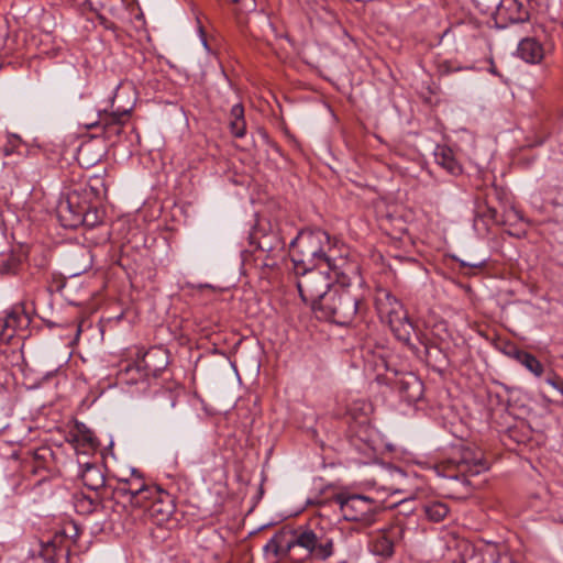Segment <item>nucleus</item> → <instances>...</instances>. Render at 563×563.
I'll use <instances>...</instances> for the list:
<instances>
[{
    "label": "nucleus",
    "instance_id": "f257e3e1",
    "mask_svg": "<svg viewBox=\"0 0 563 563\" xmlns=\"http://www.w3.org/2000/svg\"><path fill=\"white\" fill-rule=\"evenodd\" d=\"M269 563L287 559L290 563L324 562L334 554L332 536L320 527L283 528L263 547Z\"/></svg>",
    "mask_w": 563,
    "mask_h": 563
},
{
    "label": "nucleus",
    "instance_id": "f03ea898",
    "mask_svg": "<svg viewBox=\"0 0 563 563\" xmlns=\"http://www.w3.org/2000/svg\"><path fill=\"white\" fill-rule=\"evenodd\" d=\"M290 257L294 269H310L324 266L333 274L344 269L353 262L347 261L338 245V241L321 229H307L298 233L290 244Z\"/></svg>",
    "mask_w": 563,
    "mask_h": 563
},
{
    "label": "nucleus",
    "instance_id": "7ed1b4c3",
    "mask_svg": "<svg viewBox=\"0 0 563 563\" xmlns=\"http://www.w3.org/2000/svg\"><path fill=\"white\" fill-rule=\"evenodd\" d=\"M338 288L321 300L317 309L320 318L328 319L340 325L350 324L361 310V302L365 297L364 282L357 264L347 265L334 274Z\"/></svg>",
    "mask_w": 563,
    "mask_h": 563
},
{
    "label": "nucleus",
    "instance_id": "20e7f679",
    "mask_svg": "<svg viewBox=\"0 0 563 563\" xmlns=\"http://www.w3.org/2000/svg\"><path fill=\"white\" fill-rule=\"evenodd\" d=\"M375 306L382 322L387 323L395 338L410 345L413 324L408 318L402 303L387 290H378Z\"/></svg>",
    "mask_w": 563,
    "mask_h": 563
},
{
    "label": "nucleus",
    "instance_id": "39448f33",
    "mask_svg": "<svg viewBox=\"0 0 563 563\" xmlns=\"http://www.w3.org/2000/svg\"><path fill=\"white\" fill-rule=\"evenodd\" d=\"M375 306L382 322L387 323L395 338L410 345L413 324L408 318L402 303L387 290H378Z\"/></svg>",
    "mask_w": 563,
    "mask_h": 563
},
{
    "label": "nucleus",
    "instance_id": "423d86ee",
    "mask_svg": "<svg viewBox=\"0 0 563 563\" xmlns=\"http://www.w3.org/2000/svg\"><path fill=\"white\" fill-rule=\"evenodd\" d=\"M297 275V288L301 299L309 303L316 312L321 300H324L332 291L331 285L336 278L329 268L322 271L317 268L295 269Z\"/></svg>",
    "mask_w": 563,
    "mask_h": 563
},
{
    "label": "nucleus",
    "instance_id": "0eeeda50",
    "mask_svg": "<svg viewBox=\"0 0 563 563\" xmlns=\"http://www.w3.org/2000/svg\"><path fill=\"white\" fill-rule=\"evenodd\" d=\"M406 528L401 522H396L376 530L371 534L369 549L382 558H390L395 549L399 547L404 540Z\"/></svg>",
    "mask_w": 563,
    "mask_h": 563
},
{
    "label": "nucleus",
    "instance_id": "6e6552de",
    "mask_svg": "<svg viewBox=\"0 0 563 563\" xmlns=\"http://www.w3.org/2000/svg\"><path fill=\"white\" fill-rule=\"evenodd\" d=\"M335 503L340 506L342 516L347 521H363L374 511V500L365 495L341 493Z\"/></svg>",
    "mask_w": 563,
    "mask_h": 563
},
{
    "label": "nucleus",
    "instance_id": "1a4fd4ad",
    "mask_svg": "<svg viewBox=\"0 0 563 563\" xmlns=\"http://www.w3.org/2000/svg\"><path fill=\"white\" fill-rule=\"evenodd\" d=\"M139 508H143L146 516L157 526L169 522L175 511L172 496L161 487Z\"/></svg>",
    "mask_w": 563,
    "mask_h": 563
},
{
    "label": "nucleus",
    "instance_id": "9d476101",
    "mask_svg": "<svg viewBox=\"0 0 563 563\" xmlns=\"http://www.w3.org/2000/svg\"><path fill=\"white\" fill-rule=\"evenodd\" d=\"M159 486L146 484L143 477H124L119 479L117 493L129 497L130 504L139 508L147 501Z\"/></svg>",
    "mask_w": 563,
    "mask_h": 563
},
{
    "label": "nucleus",
    "instance_id": "9b49d317",
    "mask_svg": "<svg viewBox=\"0 0 563 563\" xmlns=\"http://www.w3.org/2000/svg\"><path fill=\"white\" fill-rule=\"evenodd\" d=\"M57 216L63 227L77 228L80 224L91 225L89 221L90 213L85 205L78 203V197L68 196L65 200H60L57 206Z\"/></svg>",
    "mask_w": 563,
    "mask_h": 563
},
{
    "label": "nucleus",
    "instance_id": "f8f14e48",
    "mask_svg": "<svg viewBox=\"0 0 563 563\" xmlns=\"http://www.w3.org/2000/svg\"><path fill=\"white\" fill-rule=\"evenodd\" d=\"M29 324L27 317L19 311L7 312L0 317V342L9 343L19 329Z\"/></svg>",
    "mask_w": 563,
    "mask_h": 563
},
{
    "label": "nucleus",
    "instance_id": "ddd939ff",
    "mask_svg": "<svg viewBox=\"0 0 563 563\" xmlns=\"http://www.w3.org/2000/svg\"><path fill=\"white\" fill-rule=\"evenodd\" d=\"M64 532H56L53 538L40 541L37 549L33 550V555L42 558L44 563H56L57 556L64 550Z\"/></svg>",
    "mask_w": 563,
    "mask_h": 563
},
{
    "label": "nucleus",
    "instance_id": "4468645a",
    "mask_svg": "<svg viewBox=\"0 0 563 563\" xmlns=\"http://www.w3.org/2000/svg\"><path fill=\"white\" fill-rule=\"evenodd\" d=\"M397 385L400 397L409 404L420 400L423 395V384L413 374L402 376Z\"/></svg>",
    "mask_w": 563,
    "mask_h": 563
},
{
    "label": "nucleus",
    "instance_id": "2eb2a0df",
    "mask_svg": "<svg viewBox=\"0 0 563 563\" xmlns=\"http://www.w3.org/2000/svg\"><path fill=\"white\" fill-rule=\"evenodd\" d=\"M517 54L528 64H539L544 58V47L534 37H526L519 42Z\"/></svg>",
    "mask_w": 563,
    "mask_h": 563
},
{
    "label": "nucleus",
    "instance_id": "dca6fc26",
    "mask_svg": "<svg viewBox=\"0 0 563 563\" xmlns=\"http://www.w3.org/2000/svg\"><path fill=\"white\" fill-rule=\"evenodd\" d=\"M435 163L449 174L457 176L462 173V166L456 161L453 151L446 146H437L434 151Z\"/></svg>",
    "mask_w": 563,
    "mask_h": 563
},
{
    "label": "nucleus",
    "instance_id": "f3484780",
    "mask_svg": "<svg viewBox=\"0 0 563 563\" xmlns=\"http://www.w3.org/2000/svg\"><path fill=\"white\" fill-rule=\"evenodd\" d=\"M79 476L89 489L97 490L104 485V476L96 464L86 463L80 465Z\"/></svg>",
    "mask_w": 563,
    "mask_h": 563
},
{
    "label": "nucleus",
    "instance_id": "a211bd4d",
    "mask_svg": "<svg viewBox=\"0 0 563 563\" xmlns=\"http://www.w3.org/2000/svg\"><path fill=\"white\" fill-rule=\"evenodd\" d=\"M230 130L235 137H243L245 135L246 124L244 119V108L240 103L234 104L231 108Z\"/></svg>",
    "mask_w": 563,
    "mask_h": 563
},
{
    "label": "nucleus",
    "instance_id": "6ab92c4d",
    "mask_svg": "<svg viewBox=\"0 0 563 563\" xmlns=\"http://www.w3.org/2000/svg\"><path fill=\"white\" fill-rule=\"evenodd\" d=\"M427 518L433 522H440L449 514V507L441 501L428 503L423 506Z\"/></svg>",
    "mask_w": 563,
    "mask_h": 563
},
{
    "label": "nucleus",
    "instance_id": "aec40b11",
    "mask_svg": "<svg viewBox=\"0 0 563 563\" xmlns=\"http://www.w3.org/2000/svg\"><path fill=\"white\" fill-rule=\"evenodd\" d=\"M520 364L525 366L534 376L540 377L543 373V365L531 353L519 354Z\"/></svg>",
    "mask_w": 563,
    "mask_h": 563
},
{
    "label": "nucleus",
    "instance_id": "412c9836",
    "mask_svg": "<svg viewBox=\"0 0 563 563\" xmlns=\"http://www.w3.org/2000/svg\"><path fill=\"white\" fill-rule=\"evenodd\" d=\"M346 411L354 419H356L361 416H366L371 411V405L363 399H358L353 404L347 405Z\"/></svg>",
    "mask_w": 563,
    "mask_h": 563
},
{
    "label": "nucleus",
    "instance_id": "4be33fe9",
    "mask_svg": "<svg viewBox=\"0 0 563 563\" xmlns=\"http://www.w3.org/2000/svg\"><path fill=\"white\" fill-rule=\"evenodd\" d=\"M131 109L115 110L110 113L109 117L106 118L107 124H123L125 118L129 117Z\"/></svg>",
    "mask_w": 563,
    "mask_h": 563
},
{
    "label": "nucleus",
    "instance_id": "5701e85b",
    "mask_svg": "<svg viewBox=\"0 0 563 563\" xmlns=\"http://www.w3.org/2000/svg\"><path fill=\"white\" fill-rule=\"evenodd\" d=\"M547 384L556 389L560 394L561 390H563V380L556 378V377H548L545 379Z\"/></svg>",
    "mask_w": 563,
    "mask_h": 563
},
{
    "label": "nucleus",
    "instance_id": "b1692460",
    "mask_svg": "<svg viewBox=\"0 0 563 563\" xmlns=\"http://www.w3.org/2000/svg\"><path fill=\"white\" fill-rule=\"evenodd\" d=\"M485 264H486V260H482L478 262L460 261L461 267H467V268H482L485 266Z\"/></svg>",
    "mask_w": 563,
    "mask_h": 563
},
{
    "label": "nucleus",
    "instance_id": "393cba45",
    "mask_svg": "<svg viewBox=\"0 0 563 563\" xmlns=\"http://www.w3.org/2000/svg\"><path fill=\"white\" fill-rule=\"evenodd\" d=\"M526 353H527L526 351H522V350H520V349L516 347L515 345H511V346L509 347V351L507 352V354H508L509 356H511L512 358H515V360H516V361H518L519 363H520V360H521V358H520V356H519V354H526Z\"/></svg>",
    "mask_w": 563,
    "mask_h": 563
},
{
    "label": "nucleus",
    "instance_id": "a878e982",
    "mask_svg": "<svg viewBox=\"0 0 563 563\" xmlns=\"http://www.w3.org/2000/svg\"><path fill=\"white\" fill-rule=\"evenodd\" d=\"M485 468V463H483L481 460H477L474 465V473H479L482 470Z\"/></svg>",
    "mask_w": 563,
    "mask_h": 563
},
{
    "label": "nucleus",
    "instance_id": "bb28decb",
    "mask_svg": "<svg viewBox=\"0 0 563 563\" xmlns=\"http://www.w3.org/2000/svg\"><path fill=\"white\" fill-rule=\"evenodd\" d=\"M503 5H509V7H517V8H520L521 4L518 3L517 0H503Z\"/></svg>",
    "mask_w": 563,
    "mask_h": 563
},
{
    "label": "nucleus",
    "instance_id": "cd10ccee",
    "mask_svg": "<svg viewBox=\"0 0 563 563\" xmlns=\"http://www.w3.org/2000/svg\"><path fill=\"white\" fill-rule=\"evenodd\" d=\"M80 505H84V504H87L88 505V510H91V508L93 507V500L91 498H84L79 501Z\"/></svg>",
    "mask_w": 563,
    "mask_h": 563
},
{
    "label": "nucleus",
    "instance_id": "c85d7f7f",
    "mask_svg": "<svg viewBox=\"0 0 563 563\" xmlns=\"http://www.w3.org/2000/svg\"><path fill=\"white\" fill-rule=\"evenodd\" d=\"M500 558L496 559L493 553H489L487 558L484 559L485 563H497Z\"/></svg>",
    "mask_w": 563,
    "mask_h": 563
},
{
    "label": "nucleus",
    "instance_id": "c756f323",
    "mask_svg": "<svg viewBox=\"0 0 563 563\" xmlns=\"http://www.w3.org/2000/svg\"><path fill=\"white\" fill-rule=\"evenodd\" d=\"M129 477H143L142 473L132 467L130 470V476Z\"/></svg>",
    "mask_w": 563,
    "mask_h": 563
},
{
    "label": "nucleus",
    "instance_id": "7c9ffc66",
    "mask_svg": "<svg viewBox=\"0 0 563 563\" xmlns=\"http://www.w3.org/2000/svg\"><path fill=\"white\" fill-rule=\"evenodd\" d=\"M260 247H261L263 251H268V252H273V251L275 250L272 245L266 246V244H265V242H264V241H262V242L260 243Z\"/></svg>",
    "mask_w": 563,
    "mask_h": 563
},
{
    "label": "nucleus",
    "instance_id": "2f4dec72",
    "mask_svg": "<svg viewBox=\"0 0 563 563\" xmlns=\"http://www.w3.org/2000/svg\"><path fill=\"white\" fill-rule=\"evenodd\" d=\"M85 440L89 443L93 442L92 434L88 431L87 434H85Z\"/></svg>",
    "mask_w": 563,
    "mask_h": 563
},
{
    "label": "nucleus",
    "instance_id": "473e14b6",
    "mask_svg": "<svg viewBox=\"0 0 563 563\" xmlns=\"http://www.w3.org/2000/svg\"><path fill=\"white\" fill-rule=\"evenodd\" d=\"M201 41H202L203 46H205L206 48H208V43H207L206 37H202V38H201Z\"/></svg>",
    "mask_w": 563,
    "mask_h": 563
},
{
    "label": "nucleus",
    "instance_id": "72a5a7b5",
    "mask_svg": "<svg viewBox=\"0 0 563 563\" xmlns=\"http://www.w3.org/2000/svg\"><path fill=\"white\" fill-rule=\"evenodd\" d=\"M152 354H153V352H148V353L146 354V356H147V357H150V356H152Z\"/></svg>",
    "mask_w": 563,
    "mask_h": 563
},
{
    "label": "nucleus",
    "instance_id": "f704fd0d",
    "mask_svg": "<svg viewBox=\"0 0 563 563\" xmlns=\"http://www.w3.org/2000/svg\"><path fill=\"white\" fill-rule=\"evenodd\" d=\"M231 1H232V2H234V3H238V2H240L241 0H231Z\"/></svg>",
    "mask_w": 563,
    "mask_h": 563
},
{
    "label": "nucleus",
    "instance_id": "c9c22d12",
    "mask_svg": "<svg viewBox=\"0 0 563 563\" xmlns=\"http://www.w3.org/2000/svg\"><path fill=\"white\" fill-rule=\"evenodd\" d=\"M561 395L563 396V390H561ZM562 405H563V401H562Z\"/></svg>",
    "mask_w": 563,
    "mask_h": 563
}]
</instances>
